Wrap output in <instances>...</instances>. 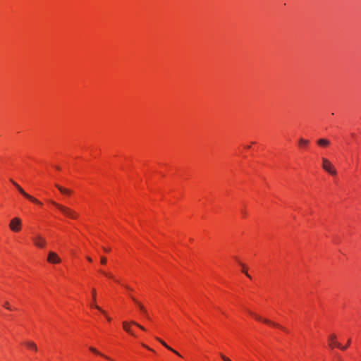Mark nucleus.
<instances>
[{
    "label": "nucleus",
    "instance_id": "2",
    "mask_svg": "<svg viewBox=\"0 0 361 361\" xmlns=\"http://www.w3.org/2000/svg\"><path fill=\"white\" fill-rule=\"evenodd\" d=\"M10 180L12 183V184L16 188V189L19 191V192L21 195H23L25 198L37 204H42V203L40 201H39L36 198L33 197L32 196L30 195L26 192H25V190L16 182L13 180L12 179H11Z\"/></svg>",
    "mask_w": 361,
    "mask_h": 361
},
{
    "label": "nucleus",
    "instance_id": "30",
    "mask_svg": "<svg viewBox=\"0 0 361 361\" xmlns=\"http://www.w3.org/2000/svg\"><path fill=\"white\" fill-rule=\"evenodd\" d=\"M7 310H11L12 307L9 305V308H7Z\"/></svg>",
    "mask_w": 361,
    "mask_h": 361
},
{
    "label": "nucleus",
    "instance_id": "11",
    "mask_svg": "<svg viewBox=\"0 0 361 361\" xmlns=\"http://www.w3.org/2000/svg\"><path fill=\"white\" fill-rule=\"evenodd\" d=\"M157 340L158 341H159L164 347H166L167 349H169V350L173 352L175 354H176L178 356H180V355L178 353V352H177L176 350H173V348H171L169 345H168L164 341H162L161 339L159 338H156Z\"/></svg>",
    "mask_w": 361,
    "mask_h": 361
},
{
    "label": "nucleus",
    "instance_id": "7",
    "mask_svg": "<svg viewBox=\"0 0 361 361\" xmlns=\"http://www.w3.org/2000/svg\"><path fill=\"white\" fill-rule=\"evenodd\" d=\"M130 324L135 325L136 326L139 327L142 330H145V329L142 326H141L140 324H139L138 323H137L134 321H131ZM123 327L126 331H127L128 333L134 336V334L133 333V331L130 329V323H128L126 322H123Z\"/></svg>",
    "mask_w": 361,
    "mask_h": 361
},
{
    "label": "nucleus",
    "instance_id": "27",
    "mask_svg": "<svg viewBox=\"0 0 361 361\" xmlns=\"http://www.w3.org/2000/svg\"><path fill=\"white\" fill-rule=\"evenodd\" d=\"M87 259L89 262H92V259L90 257H87Z\"/></svg>",
    "mask_w": 361,
    "mask_h": 361
},
{
    "label": "nucleus",
    "instance_id": "29",
    "mask_svg": "<svg viewBox=\"0 0 361 361\" xmlns=\"http://www.w3.org/2000/svg\"><path fill=\"white\" fill-rule=\"evenodd\" d=\"M104 250L105 251H106V252H109V249H106V248H105V247H104Z\"/></svg>",
    "mask_w": 361,
    "mask_h": 361
},
{
    "label": "nucleus",
    "instance_id": "22",
    "mask_svg": "<svg viewBox=\"0 0 361 361\" xmlns=\"http://www.w3.org/2000/svg\"><path fill=\"white\" fill-rule=\"evenodd\" d=\"M9 302H6L4 305V306L7 309V308H9Z\"/></svg>",
    "mask_w": 361,
    "mask_h": 361
},
{
    "label": "nucleus",
    "instance_id": "17",
    "mask_svg": "<svg viewBox=\"0 0 361 361\" xmlns=\"http://www.w3.org/2000/svg\"><path fill=\"white\" fill-rule=\"evenodd\" d=\"M132 299L138 305V307L141 311H145V307L141 303H140L135 298H134L133 297H132Z\"/></svg>",
    "mask_w": 361,
    "mask_h": 361
},
{
    "label": "nucleus",
    "instance_id": "5",
    "mask_svg": "<svg viewBox=\"0 0 361 361\" xmlns=\"http://www.w3.org/2000/svg\"><path fill=\"white\" fill-rule=\"evenodd\" d=\"M32 240L35 245L39 248L44 247L47 244L45 238H44L40 235H36L35 236H34Z\"/></svg>",
    "mask_w": 361,
    "mask_h": 361
},
{
    "label": "nucleus",
    "instance_id": "23",
    "mask_svg": "<svg viewBox=\"0 0 361 361\" xmlns=\"http://www.w3.org/2000/svg\"><path fill=\"white\" fill-rule=\"evenodd\" d=\"M142 312L145 314V316L147 317V318L148 319H150L149 317V316H148V314H147V310H145V311H142Z\"/></svg>",
    "mask_w": 361,
    "mask_h": 361
},
{
    "label": "nucleus",
    "instance_id": "28",
    "mask_svg": "<svg viewBox=\"0 0 361 361\" xmlns=\"http://www.w3.org/2000/svg\"><path fill=\"white\" fill-rule=\"evenodd\" d=\"M125 287L128 290H131V288L128 286H125Z\"/></svg>",
    "mask_w": 361,
    "mask_h": 361
},
{
    "label": "nucleus",
    "instance_id": "31",
    "mask_svg": "<svg viewBox=\"0 0 361 361\" xmlns=\"http://www.w3.org/2000/svg\"><path fill=\"white\" fill-rule=\"evenodd\" d=\"M7 310H11L12 307L9 305V308H7Z\"/></svg>",
    "mask_w": 361,
    "mask_h": 361
},
{
    "label": "nucleus",
    "instance_id": "13",
    "mask_svg": "<svg viewBox=\"0 0 361 361\" xmlns=\"http://www.w3.org/2000/svg\"><path fill=\"white\" fill-rule=\"evenodd\" d=\"M330 142L327 139H319L317 140V144L321 147H327L329 145Z\"/></svg>",
    "mask_w": 361,
    "mask_h": 361
},
{
    "label": "nucleus",
    "instance_id": "25",
    "mask_svg": "<svg viewBox=\"0 0 361 361\" xmlns=\"http://www.w3.org/2000/svg\"><path fill=\"white\" fill-rule=\"evenodd\" d=\"M350 344V339H349L348 341H347V345L345 346V349L349 346V345Z\"/></svg>",
    "mask_w": 361,
    "mask_h": 361
},
{
    "label": "nucleus",
    "instance_id": "12",
    "mask_svg": "<svg viewBox=\"0 0 361 361\" xmlns=\"http://www.w3.org/2000/svg\"><path fill=\"white\" fill-rule=\"evenodd\" d=\"M56 187L59 189V190L62 193V194H64V195H69L71 194V190H68V189H66L63 187H61V185H56Z\"/></svg>",
    "mask_w": 361,
    "mask_h": 361
},
{
    "label": "nucleus",
    "instance_id": "4",
    "mask_svg": "<svg viewBox=\"0 0 361 361\" xmlns=\"http://www.w3.org/2000/svg\"><path fill=\"white\" fill-rule=\"evenodd\" d=\"M22 221L18 217H15L11 220L9 224L10 229L13 232H19L21 230Z\"/></svg>",
    "mask_w": 361,
    "mask_h": 361
},
{
    "label": "nucleus",
    "instance_id": "3",
    "mask_svg": "<svg viewBox=\"0 0 361 361\" xmlns=\"http://www.w3.org/2000/svg\"><path fill=\"white\" fill-rule=\"evenodd\" d=\"M322 168L331 175H336L337 172L334 165L326 158H322Z\"/></svg>",
    "mask_w": 361,
    "mask_h": 361
},
{
    "label": "nucleus",
    "instance_id": "32",
    "mask_svg": "<svg viewBox=\"0 0 361 361\" xmlns=\"http://www.w3.org/2000/svg\"><path fill=\"white\" fill-rule=\"evenodd\" d=\"M246 148H247V149H250V145H247V146H246Z\"/></svg>",
    "mask_w": 361,
    "mask_h": 361
},
{
    "label": "nucleus",
    "instance_id": "16",
    "mask_svg": "<svg viewBox=\"0 0 361 361\" xmlns=\"http://www.w3.org/2000/svg\"><path fill=\"white\" fill-rule=\"evenodd\" d=\"M308 144H309V140H305V139H303V138H300V139L299 140V145H300V146H301V147H305V146H307Z\"/></svg>",
    "mask_w": 361,
    "mask_h": 361
},
{
    "label": "nucleus",
    "instance_id": "21",
    "mask_svg": "<svg viewBox=\"0 0 361 361\" xmlns=\"http://www.w3.org/2000/svg\"><path fill=\"white\" fill-rule=\"evenodd\" d=\"M221 358L224 360V361H231L230 359H228V357H226V356H224V355H221Z\"/></svg>",
    "mask_w": 361,
    "mask_h": 361
},
{
    "label": "nucleus",
    "instance_id": "18",
    "mask_svg": "<svg viewBox=\"0 0 361 361\" xmlns=\"http://www.w3.org/2000/svg\"><path fill=\"white\" fill-rule=\"evenodd\" d=\"M240 265L243 267V272L245 274V275L248 277V278H251V276L249 275V274L247 273L246 269H245V265L243 264H241L240 263Z\"/></svg>",
    "mask_w": 361,
    "mask_h": 361
},
{
    "label": "nucleus",
    "instance_id": "1",
    "mask_svg": "<svg viewBox=\"0 0 361 361\" xmlns=\"http://www.w3.org/2000/svg\"><path fill=\"white\" fill-rule=\"evenodd\" d=\"M49 202L56 208H58L67 217L71 219H76L78 216V214L73 209L62 204H60L53 200H50Z\"/></svg>",
    "mask_w": 361,
    "mask_h": 361
},
{
    "label": "nucleus",
    "instance_id": "6",
    "mask_svg": "<svg viewBox=\"0 0 361 361\" xmlns=\"http://www.w3.org/2000/svg\"><path fill=\"white\" fill-rule=\"evenodd\" d=\"M329 345L331 348L337 347L341 350H345V347H343L340 343L336 341V336L335 334H331L329 336Z\"/></svg>",
    "mask_w": 361,
    "mask_h": 361
},
{
    "label": "nucleus",
    "instance_id": "14",
    "mask_svg": "<svg viewBox=\"0 0 361 361\" xmlns=\"http://www.w3.org/2000/svg\"><path fill=\"white\" fill-rule=\"evenodd\" d=\"M25 345H27V347H28L30 349H32L35 351L37 350V347L36 344L32 341H27L25 343Z\"/></svg>",
    "mask_w": 361,
    "mask_h": 361
},
{
    "label": "nucleus",
    "instance_id": "20",
    "mask_svg": "<svg viewBox=\"0 0 361 361\" xmlns=\"http://www.w3.org/2000/svg\"><path fill=\"white\" fill-rule=\"evenodd\" d=\"M102 272L103 274H104L105 276H108L109 278H111V279L114 278L113 276L111 274H110L106 273L104 271H102Z\"/></svg>",
    "mask_w": 361,
    "mask_h": 361
},
{
    "label": "nucleus",
    "instance_id": "24",
    "mask_svg": "<svg viewBox=\"0 0 361 361\" xmlns=\"http://www.w3.org/2000/svg\"><path fill=\"white\" fill-rule=\"evenodd\" d=\"M142 312L145 314V316L147 317V318L148 319H150L149 317V316H148V314H147V310H145V311H142Z\"/></svg>",
    "mask_w": 361,
    "mask_h": 361
},
{
    "label": "nucleus",
    "instance_id": "19",
    "mask_svg": "<svg viewBox=\"0 0 361 361\" xmlns=\"http://www.w3.org/2000/svg\"><path fill=\"white\" fill-rule=\"evenodd\" d=\"M101 263L102 264H105L106 263V258L104 257H101Z\"/></svg>",
    "mask_w": 361,
    "mask_h": 361
},
{
    "label": "nucleus",
    "instance_id": "8",
    "mask_svg": "<svg viewBox=\"0 0 361 361\" xmlns=\"http://www.w3.org/2000/svg\"><path fill=\"white\" fill-rule=\"evenodd\" d=\"M250 314H251L252 315H253V316L255 317V319H257V320H259V321H262V322H264V323H266V324H271V325H273V326H274L279 327V329H281L283 330V331H286V332H288V330H287L286 328H284V327L281 326V325H279V324H276V323L272 322H271V321H270V320H269V319H263L261 317H259V316H258V315H256V314H253V313H252V312H250Z\"/></svg>",
    "mask_w": 361,
    "mask_h": 361
},
{
    "label": "nucleus",
    "instance_id": "26",
    "mask_svg": "<svg viewBox=\"0 0 361 361\" xmlns=\"http://www.w3.org/2000/svg\"><path fill=\"white\" fill-rule=\"evenodd\" d=\"M143 347L149 349V350H152V349H151L150 348H149L148 346L145 345V344H142Z\"/></svg>",
    "mask_w": 361,
    "mask_h": 361
},
{
    "label": "nucleus",
    "instance_id": "15",
    "mask_svg": "<svg viewBox=\"0 0 361 361\" xmlns=\"http://www.w3.org/2000/svg\"><path fill=\"white\" fill-rule=\"evenodd\" d=\"M90 350L92 353H95V354H97V355H101V356H102V357H105V358H106V359H107V360H111V359H110V357H107V356L104 355V354L101 353L100 352H99L97 349H95V348H93V347H90Z\"/></svg>",
    "mask_w": 361,
    "mask_h": 361
},
{
    "label": "nucleus",
    "instance_id": "10",
    "mask_svg": "<svg viewBox=\"0 0 361 361\" xmlns=\"http://www.w3.org/2000/svg\"><path fill=\"white\" fill-rule=\"evenodd\" d=\"M92 293L93 302H95V300H96V290H95L94 288L92 289ZM91 306L92 307L96 308L97 310H98L99 311H100L103 314H105V312L103 310H102L99 306L97 305L94 302H93V304Z\"/></svg>",
    "mask_w": 361,
    "mask_h": 361
},
{
    "label": "nucleus",
    "instance_id": "9",
    "mask_svg": "<svg viewBox=\"0 0 361 361\" xmlns=\"http://www.w3.org/2000/svg\"><path fill=\"white\" fill-rule=\"evenodd\" d=\"M47 261L49 263L58 264V263L61 262V259L59 258V257L58 256V255L56 253L50 251L48 253Z\"/></svg>",
    "mask_w": 361,
    "mask_h": 361
}]
</instances>
